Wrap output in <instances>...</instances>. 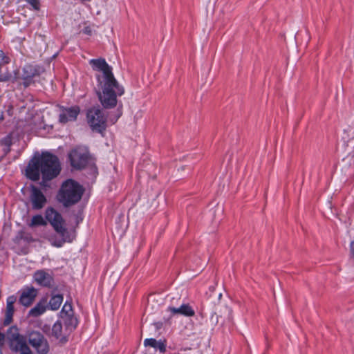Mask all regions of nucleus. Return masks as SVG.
<instances>
[{"label": "nucleus", "instance_id": "obj_1", "mask_svg": "<svg viewBox=\"0 0 354 354\" xmlns=\"http://www.w3.org/2000/svg\"><path fill=\"white\" fill-rule=\"evenodd\" d=\"M89 64L94 71L99 72L96 75L97 95L101 104L105 109L114 108L118 104V97L124 93V87L114 77L111 67L104 59H93Z\"/></svg>", "mask_w": 354, "mask_h": 354}, {"label": "nucleus", "instance_id": "obj_2", "mask_svg": "<svg viewBox=\"0 0 354 354\" xmlns=\"http://www.w3.org/2000/svg\"><path fill=\"white\" fill-rule=\"evenodd\" d=\"M60 172V166L57 156L50 153H43L39 157L33 158L26 169V176L32 180L37 181L42 175L41 186H46L45 181L55 178Z\"/></svg>", "mask_w": 354, "mask_h": 354}, {"label": "nucleus", "instance_id": "obj_3", "mask_svg": "<svg viewBox=\"0 0 354 354\" xmlns=\"http://www.w3.org/2000/svg\"><path fill=\"white\" fill-rule=\"evenodd\" d=\"M84 192L82 187L76 181L68 179L64 181L57 194V198L65 207L77 203Z\"/></svg>", "mask_w": 354, "mask_h": 354}, {"label": "nucleus", "instance_id": "obj_4", "mask_svg": "<svg viewBox=\"0 0 354 354\" xmlns=\"http://www.w3.org/2000/svg\"><path fill=\"white\" fill-rule=\"evenodd\" d=\"M7 340L12 352L17 354H33L27 344L26 337L19 333L17 327L12 326L8 329Z\"/></svg>", "mask_w": 354, "mask_h": 354}, {"label": "nucleus", "instance_id": "obj_5", "mask_svg": "<svg viewBox=\"0 0 354 354\" xmlns=\"http://www.w3.org/2000/svg\"><path fill=\"white\" fill-rule=\"evenodd\" d=\"M87 122L92 130L102 133L106 127V119L102 111L98 107H93L87 112Z\"/></svg>", "mask_w": 354, "mask_h": 354}, {"label": "nucleus", "instance_id": "obj_6", "mask_svg": "<svg viewBox=\"0 0 354 354\" xmlns=\"http://www.w3.org/2000/svg\"><path fill=\"white\" fill-rule=\"evenodd\" d=\"M29 344L37 354H47L49 352V344L44 336L39 331L32 330L27 334Z\"/></svg>", "mask_w": 354, "mask_h": 354}, {"label": "nucleus", "instance_id": "obj_7", "mask_svg": "<svg viewBox=\"0 0 354 354\" xmlns=\"http://www.w3.org/2000/svg\"><path fill=\"white\" fill-rule=\"evenodd\" d=\"M69 159L71 165L73 168L81 169L87 165L89 153L86 148L77 147L70 152Z\"/></svg>", "mask_w": 354, "mask_h": 354}, {"label": "nucleus", "instance_id": "obj_8", "mask_svg": "<svg viewBox=\"0 0 354 354\" xmlns=\"http://www.w3.org/2000/svg\"><path fill=\"white\" fill-rule=\"evenodd\" d=\"M45 217L57 234L64 235L66 233L67 229L64 226V220L55 209L48 207L46 209Z\"/></svg>", "mask_w": 354, "mask_h": 354}, {"label": "nucleus", "instance_id": "obj_9", "mask_svg": "<svg viewBox=\"0 0 354 354\" xmlns=\"http://www.w3.org/2000/svg\"><path fill=\"white\" fill-rule=\"evenodd\" d=\"M44 72V70L41 66L31 64L25 65L22 73L24 86L26 87L28 86L32 83L33 78L39 76Z\"/></svg>", "mask_w": 354, "mask_h": 354}, {"label": "nucleus", "instance_id": "obj_10", "mask_svg": "<svg viewBox=\"0 0 354 354\" xmlns=\"http://www.w3.org/2000/svg\"><path fill=\"white\" fill-rule=\"evenodd\" d=\"M30 201L33 209H42L46 202V198L41 191L35 185L30 186Z\"/></svg>", "mask_w": 354, "mask_h": 354}, {"label": "nucleus", "instance_id": "obj_11", "mask_svg": "<svg viewBox=\"0 0 354 354\" xmlns=\"http://www.w3.org/2000/svg\"><path fill=\"white\" fill-rule=\"evenodd\" d=\"M37 290L32 286L25 287L21 290L19 302L25 307H29L34 302L37 295Z\"/></svg>", "mask_w": 354, "mask_h": 354}, {"label": "nucleus", "instance_id": "obj_12", "mask_svg": "<svg viewBox=\"0 0 354 354\" xmlns=\"http://www.w3.org/2000/svg\"><path fill=\"white\" fill-rule=\"evenodd\" d=\"M80 112V109L78 106L62 107L59 115V122L65 124L68 122L75 121Z\"/></svg>", "mask_w": 354, "mask_h": 354}, {"label": "nucleus", "instance_id": "obj_13", "mask_svg": "<svg viewBox=\"0 0 354 354\" xmlns=\"http://www.w3.org/2000/svg\"><path fill=\"white\" fill-rule=\"evenodd\" d=\"M33 278L37 283L45 287H50L53 283V277L44 270H39L34 273Z\"/></svg>", "mask_w": 354, "mask_h": 354}, {"label": "nucleus", "instance_id": "obj_14", "mask_svg": "<svg viewBox=\"0 0 354 354\" xmlns=\"http://www.w3.org/2000/svg\"><path fill=\"white\" fill-rule=\"evenodd\" d=\"M16 301V297L15 296H10L7 299L4 324L8 325L12 321V317L14 315V304Z\"/></svg>", "mask_w": 354, "mask_h": 354}, {"label": "nucleus", "instance_id": "obj_15", "mask_svg": "<svg viewBox=\"0 0 354 354\" xmlns=\"http://www.w3.org/2000/svg\"><path fill=\"white\" fill-rule=\"evenodd\" d=\"M168 310L173 315H181L185 317H193L195 311L189 304H183L179 308L169 307Z\"/></svg>", "mask_w": 354, "mask_h": 354}, {"label": "nucleus", "instance_id": "obj_16", "mask_svg": "<svg viewBox=\"0 0 354 354\" xmlns=\"http://www.w3.org/2000/svg\"><path fill=\"white\" fill-rule=\"evenodd\" d=\"M59 236L60 237L53 235L48 238V241L53 246L60 248L64 244V243L72 241V239L68 237V232L67 230L66 233L64 235L59 234Z\"/></svg>", "mask_w": 354, "mask_h": 354}, {"label": "nucleus", "instance_id": "obj_17", "mask_svg": "<svg viewBox=\"0 0 354 354\" xmlns=\"http://www.w3.org/2000/svg\"><path fill=\"white\" fill-rule=\"evenodd\" d=\"M52 335L57 339H59V342L62 344H64L68 341L67 337L62 334V325L60 322H57L53 324Z\"/></svg>", "mask_w": 354, "mask_h": 354}, {"label": "nucleus", "instance_id": "obj_18", "mask_svg": "<svg viewBox=\"0 0 354 354\" xmlns=\"http://www.w3.org/2000/svg\"><path fill=\"white\" fill-rule=\"evenodd\" d=\"M144 345L145 346H150L157 348L160 353H164L166 351V344L164 342L157 341L153 338L146 339L144 341Z\"/></svg>", "mask_w": 354, "mask_h": 354}, {"label": "nucleus", "instance_id": "obj_19", "mask_svg": "<svg viewBox=\"0 0 354 354\" xmlns=\"http://www.w3.org/2000/svg\"><path fill=\"white\" fill-rule=\"evenodd\" d=\"M63 301V296L62 295H53L49 301V307L52 310H58Z\"/></svg>", "mask_w": 354, "mask_h": 354}, {"label": "nucleus", "instance_id": "obj_20", "mask_svg": "<svg viewBox=\"0 0 354 354\" xmlns=\"http://www.w3.org/2000/svg\"><path fill=\"white\" fill-rule=\"evenodd\" d=\"M46 311V306L44 304L39 302L37 305L30 310L28 315L30 317H38Z\"/></svg>", "mask_w": 354, "mask_h": 354}, {"label": "nucleus", "instance_id": "obj_21", "mask_svg": "<svg viewBox=\"0 0 354 354\" xmlns=\"http://www.w3.org/2000/svg\"><path fill=\"white\" fill-rule=\"evenodd\" d=\"M46 225V222L41 215H35L32 216L30 223L28 224L30 227Z\"/></svg>", "mask_w": 354, "mask_h": 354}, {"label": "nucleus", "instance_id": "obj_22", "mask_svg": "<svg viewBox=\"0 0 354 354\" xmlns=\"http://www.w3.org/2000/svg\"><path fill=\"white\" fill-rule=\"evenodd\" d=\"M12 78V73L7 70L2 71V66H0V82H8Z\"/></svg>", "mask_w": 354, "mask_h": 354}, {"label": "nucleus", "instance_id": "obj_23", "mask_svg": "<svg viewBox=\"0 0 354 354\" xmlns=\"http://www.w3.org/2000/svg\"><path fill=\"white\" fill-rule=\"evenodd\" d=\"M62 313H64L68 317L71 316L73 314V308L71 304L66 301L62 308Z\"/></svg>", "mask_w": 354, "mask_h": 354}, {"label": "nucleus", "instance_id": "obj_24", "mask_svg": "<svg viewBox=\"0 0 354 354\" xmlns=\"http://www.w3.org/2000/svg\"><path fill=\"white\" fill-rule=\"evenodd\" d=\"M10 59L7 57L3 50H0V66L9 63Z\"/></svg>", "mask_w": 354, "mask_h": 354}, {"label": "nucleus", "instance_id": "obj_25", "mask_svg": "<svg viewBox=\"0 0 354 354\" xmlns=\"http://www.w3.org/2000/svg\"><path fill=\"white\" fill-rule=\"evenodd\" d=\"M26 1L36 10L39 9V0H26Z\"/></svg>", "mask_w": 354, "mask_h": 354}, {"label": "nucleus", "instance_id": "obj_26", "mask_svg": "<svg viewBox=\"0 0 354 354\" xmlns=\"http://www.w3.org/2000/svg\"><path fill=\"white\" fill-rule=\"evenodd\" d=\"M351 259L354 261V241H351L350 244Z\"/></svg>", "mask_w": 354, "mask_h": 354}, {"label": "nucleus", "instance_id": "obj_27", "mask_svg": "<svg viewBox=\"0 0 354 354\" xmlns=\"http://www.w3.org/2000/svg\"><path fill=\"white\" fill-rule=\"evenodd\" d=\"M8 115L9 116H12L13 115V107L12 105H10L6 111Z\"/></svg>", "mask_w": 354, "mask_h": 354}, {"label": "nucleus", "instance_id": "obj_28", "mask_svg": "<svg viewBox=\"0 0 354 354\" xmlns=\"http://www.w3.org/2000/svg\"><path fill=\"white\" fill-rule=\"evenodd\" d=\"M83 32L86 34V35H91V30L89 27H86L84 30H83Z\"/></svg>", "mask_w": 354, "mask_h": 354}, {"label": "nucleus", "instance_id": "obj_29", "mask_svg": "<svg viewBox=\"0 0 354 354\" xmlns=\"http://www.w3.org/2000/svg\"><path fill=\"white\" fill-rule=\"evenodd\" d=\"M71 323L73 324V328H75L76 324H77V321H76V319H73V318H71Z\"/></svg>", "mask_w": 354, "mask_h": 354}, {"label": "nucleus", "instance_id": "obj_30", "mask_svg": "<svg viewBox=\"0 0 354 354\" xmlns=\"http://www.w3.org/2000/svg\"><path fill=\"white\" fill-rule=\"evenodd\" d=\"M161 326H162V324L161 323H156V328L159 329V328H161Z\"/></svg>", "mask_w": 354, "mask_h": 354}, {"label": "nucleus", "instance_id": "obj_31", "mask_svg": "<svg viewBox=\"0 0 354 354\" xmlns=\"http://www.w3.org/2000/svg\"><path fill=\"white\" fill-rule=\"evenodd\" d=\"M4 120L3 114V113L0 115V122Z\"/></svg>", "mask_w": 354, "mask_h": 354}, {"label": "nucleus", "instance_id": "obj_32", "mask_svg": "<svg viewBox=\"0 0 354 354\" xmlns=\"http://www.w3.org/2000/svg\"><path fill=\"white\" fill-rule=\"evenodd\" d=\"M0 337H1V338H0V339H1V338H3V335L0 333Z\"/></svg>", "mask_w": 354, "mask_h": 354}]
</instances>
